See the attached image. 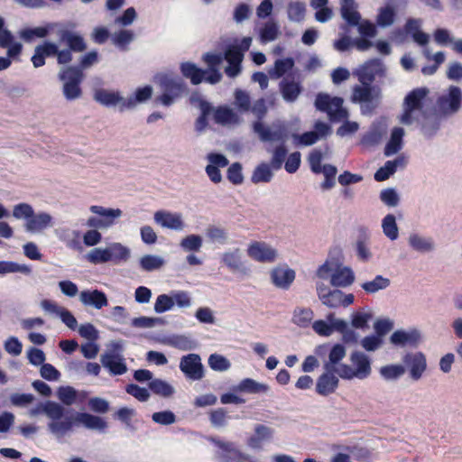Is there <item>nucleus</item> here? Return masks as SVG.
Here are the masks:
<instances>
[{"instance_id":"60","label":"nucleus","mask_w":462,"mask_h":462,"mask_svg":"<svg viewBox=\"0 0 462 462\" xmlns=\"http://www.w3.org/2000/svg\"><path fill=\"white\" fill-rule=\"evenodd\" d=\"M202 237L199 235H189L180 241V246L187 252L199 251L202 246Z\"/></svg>"},{"instance_id":"15","label":"nucleus","mask_w":462,"mask_h":462,"mask_svg":"<svg viewBox=\"0 0 462 462\" xmlns=\"http://www.w3.org/2000/svg\"><path fill=\"white\" fill-rule=\"evenodd\" d=\"M181 75L190 80L192 85H199L203 81L206 82L207 71L199 68L195 63L190 61L181 62L180 65Z\"/></svg>"},{"instance_id":"34","label":"nucleus","mask_w":462,"mask_h":462,"mask_svg":"<svg viewBox=\"0 0 462 462\" xmlns=\"http://www.w3.org/2000/svg\"><path fill=\"white\" fill-rule=\"evenodd\" d=\"M354 5V0H341V15L352 26L358 25L361 19Z\"/></svg>"},{"instance_id":"29","label":"nucleus","mask_w":462,"mask_h":462,"mask_svg":"<svg viewBox=\"0 0 462 462\" xmlns=\"http://www.w3.org/2000/svg\"><path fill=\"white\" fill-rule=\"evenodd\" d=\"M390 339L393 345L416 346L420 339V334L417 330H411V332L396 330L392 334Z\"/></svg>"},{"instance_id":"12","label":"nucleus","mask_w":462,"mask_h":462,"mask_svg":"<svg viewBox=\"0 0 462 462\" xmlns=\"http://www.w3.org/2000/svg\"><path fill=\"white\" fill-rule=\"evenodd\" d=\"M381 96V89L376 86L356 85L353 88L351 99L354 103H371L374 98L378 99Z\"/></svg>"},{"instance_id":"21","label":"nucleus","mask_w":462,"mask_h":462,"mask_svg":"<svg viewBox=\"0 0 462 462\" xmlns=\"http://www.w3.org/2000/svg\"><path fill=\"white\" fill-rule=\"evenodd\" d=\"M404 363L410 366L411 376L414 380L420 378L426 369V359L423 354H407L403 359Z\"/></svg>"},{"instance_id":"39","label":"nucleus","mask_w":462,"mask_h":462,"mask_svg":"<svg viewBox=\"0 0 462 462\" xmlns=\"http://www.w3.org/2000/svg\"><path fill=\"white\" fill-rule=\"evenodd\" d=\"M403 162L402 158H396L393 161H387L383 167H380L376 172L374 173V180L376 181H383L389 179L391 175H393L399 164H402Z\"/></svg>"},{"instance_id":"58","label":"nucleus","mask_w":462,"mask_h":462,"mask_svg":"<svg viewBox=\"0 0 462 462\" xmlns=\"http://www.w3.org/2000/svg\"><path fill=\"white\" fill-rule=\"evenodd\" d=\"M213 118L215 123L217 124H226L231 122L235 117V113L232 109L226 106H218L216 109H213Z\"/></svg>"},{"instance_id":"49","label":"nucleus","mask_w":462,"mask_h":462,"mask_svg":"<svg viewBox=\"0 0 462 462\" xmlns=\"http://www.w3.org/2000/svg\"><path fill=\"white\" fill-rule=\"evenodd\" d=\"M164 261L156 255L146 254L140 259V266L145 272H152L160 269Z\"/></svg>"},{"instance_id":"57","label":"nucleus","mask_w":462,"mask_h":462,"mask_svg":"<svg viewBox=\"0 0 462 462\" xmlns=\"http://www.w3.org/2000/svg\"><path fill=\"white\" fill-rule=\"evenodd\" d=\"M321 172L325 176V180L321 187L323 189H329L335 186V178L337 172V167L332 164H325L321 168Z\"/></svg>"},{"instance_id":"19","label":"nucleus","mask_w":462,"mask_h":462,"mask_svg":"<svg viewBox=\"0 0 462 462\" xmlns=\"http://www.w3.org/2000/svg\"><path fill=\"white\" fill-rule=\"evenodd\" d=\"M273 283L282 289H289L295 279V272L290 268L276 267L271 273Z\"/></svg>"},{"instance_id":"50","label":"nucleus","mask_w":462,"mask_h":462,"mask_svg":"<svg viewBox=\"0 0 462 462\" xmlns=\"http://www.w3.org/2000/svg\"><path fill=\"white\" fill-rule=\"evenodd\" d=\"M208 365L214 371L224 372L230 368L229 360L222 355L211 354L208 357Z\"/></svg>"},{"instance_id":"62","label":"nucleus","mask_w":462,"mask_h":462,"mask_svg":"<svg viewBox=\"0 0 462 462\" xmlns=\"http://www.w3.org/2000/svg\"><path fill=\"white\" fill-rule=\"evenodd\" d=\"M125 392L139 402H147L150 398L149 390L135 383L127 384L125 386Z\"/></svg>"},{"instance_id":"1","label":"nucleus","mask_w":462,"mask_h":462,"mask_svg":"<svg viewBox=\"0 0 462 462\" xmlns=\"http://www.w3.org/2000/svg\"><path fill=\"white\" fill-rule=\"evenodd\" d=\"M154 79L162 91V94L156 97L155 102L164 106H171L188 91L185 82L171 74L159 73Z\"/></svg>"},{"instance_id":"36","label":"nucleus","mask_w":462,"mask_h":462,"mask_svg":"<svg viewBox=\"0 0 462 462\" xmlns=\"http://www.w3.org/2000/svg\"><path fill=\"white\" fill-rule=\"evenodd\" d=\"M346 347L342 344H336L328 353V361L325 363L324 368L328 372H333L335 366L346 356Z\"/></svg>"},{"instance_id":"11","label":"nucleus","mask_w":462,"mask_h":462,"mask_svg":"<svg viewBox=\"0 0 462 462\" xmlns=\"http://www.w3.org/2000/svg\"><path fill=\"white\" fill-rule=\"evenodd\" d=\"M203 60L208 65L206 82L211 85H215L221 81L222 74L220 73L218 67L223 61V56L219 53H205L203 55Z\"/></svg>"},{"instance_id":"14","label":"nucleus","mask_w":462,"mask_h":462,"mask_svg":"<svg viewBox=\"0 0 462 462\" xmlns=\"http://www.w3.org/2000/svg\"><path fill=\"white\" fill-rule=\"evenodd\" d=\"M339 380L333 372L326 371L320 374L316 383V392L321 396H328L336 392Z\"/></svg>"},{"instance_id":"47","label":"nucleus","mask_w":462,"mask_h":462,"mask_svg":"<svg viewBox=\"0 0 462 462\" xmlns=\"http://www.w3.org/2000/svg\"><path fill=\"white\" fill-rule=\"evenodd\" d=\"M383 234L391 240L398 238V226L393 214L386 215L382 221Z\"/></svg>"},{"instance_id":"55","label":"nucleus","mask_w":462,"mask_h":462,"mask_svg":"<svg viewBox=\"0 0 462 462\" xmlns=\"http://www.w3.org/2000/svg\"><path fill=\"white\" fill-rule=\"evenodd\" d=\"M87 259L88 262L94 264L107 263L111 261L110 254H108L107 248H94L88 254Z\"/></svg>"},{"instance_id":"64","label":"nucleus","mask_w":462,"mask_h":462,"mask_svg":"<svg viewBox=\"0 0 462 462\" xmlns=\"http://www.w3.org/2000/svg\"><path fill=\"white\" fill-rule=\"evenodd\" d=\"M134 33L128 30H120L112 38L113 42L123 50L133 41Z\"/></svg>"},{"instance_id":"56","label":"nucleus","mask_w":462,"mask_h":462,"mask_svg":"<svg viewBox=\"0 0 462 462\" xmlns=\"http://www.w3.org/2000/svg\"><path fill=\"white\" fill-rule=\"evenodd\" d=\"M135 415V411L128 407H122L114 414L115 419L123 422L126 428L134 430L135 427L132 424V418Z\"/></svg>"},{"instance_id":"54","label":"nucleus","mask_w":462,"mask_h":462,"mask_svg":"<svg viewBox=\"0 0 462 462\" xmlns=\"http://www.w3.org/2000/svg\"><path fill=\"white\" fill-rule=\"evenodd\" d=\"M90 210L93 213L99 215L101 217L100 218L106 221H111V226L114 224L115 218L120 217L122 214V211L118 208H105L101 206H92L90 208Z\"/></svg>"},{"instance_id":"2","label":"nucleus","mask_w":462,"mask_h":462,"mask_svg":"<svg viewBox=\"0 0 462 462\" xmlns=\"http://www.w3.org/2000/svg\"><path fill=\"white\" fill-rule=\"evenodd\" d=\"M344 99L331 97L327 93H319L315 99L317 110L326 113L331 122H339L348 118V111L343 106Z\"/></svg>"},{"instance_id":"37","label":"nucleus","mask_w":462,"mask_h":462,"mask_svg":"<svg viewBox=\"0 0 462 462\" xmlns=\"http://www.w3.org/2000/svg\"><path fill=\"white\" fill-rule=\"evenodd\" d=\"M354 273L348 267L337 270L331 275V283L337 287H346L350 285L354 282Z\"/></svg>"},{"instance_id":"27","label":"nucleus","mask_w":462,"mask_h":462,"mask_svg":"<svg viewBox=\"0 0 462 462\" xmlns=\"http://www.w3.org/2000/svg\"><path fill=\"white\" fill-rule=\"evenodd\" d=\"M190 100L191 103L197 102L200 109V115L195 122V129L202 132L208 125V117L211 115L213 107L210 103L201 97H191Z\"/></svg>"},{"instance_id":"42","label":"nucleus","mask_w":462,"mask_h":462,"mask_svg":"<svg viewBox=\"0 0 462 462\" xmlns=\"http://www.w3.org/2000/svg\"><path fill=\"white\" fill-rule=\"evenodd\" d=\"M395 17L396 13L394 8L393 6L386 5L379 9L376 17V23L380 27H388L394 23Z\"/></svg>"},{"instance_id":"17","label":"nucleus","mask_w":462,"mask_h":462,"mask_svg":"<svg viewBox=\"0 0 462 462\" xmlns=\"http://www.w3.org/2000/svg\"><path fill=\"white\" fill-rule=\"evenodd\" d=\"M350 360L355 366L356 378L365 379L371 374V362L365 354L355 351L351 354Z\"/></svg>"},{"instance_id":"28","label":"nucleus","mask_w":462,"mask_h":462,"mask_svg":"<svg viewBox=\"0 0 462 462\" xmlns=\"http://www.w3.org/2000/svg\"><path fill=\"white\" fill-rule=\"evenodd\" d=\"M75 420L89 430L105 431V430L107 428V423L104 419L87 412L77 413Z\"/></svg>"},{"instance_id":"63","label":"nucleus","mask_w":462,"mask_h":462,"mask_svg":"<svg viewBox=\"0 0 462 462\" xmlns=\"http://www.w3.org/2000/svg\"><path fill=\"white\" fill-rule=\"evenodd\" d=\"M174 306V300L167 294H160L154 303V311L156 313H163L171 310Z\"/></svg>"},{"instance_id":"22","label":"nucleus","mask_w":462,"mask_h":462,"mask_svg":"<svg viewBox=\"0 0 462 462\" xmlns=\"http://www.w3.org/2000/svg\"><path fill=\"white\" fill-rule=\"evenodd\" d=\"M94 98L99 104L105 106H114L118 105L119 111L121 112L122 104L125 101L119 92L109 91L104 88H100L95 91Z\"/></svg>"},{"instance_id":"45","label":"nucleus","mask_w":462,"mask_h":462,"mask_svg":"<svg viewBox=\"0 0 462 462\" xmlns=\"http://www.w3.org/2000/svg\"><path fill=\"white\" fill-rule=\"evenodd\" d=\"M31 272V268L26 264H20L12 261H0V274L2 275L11 273L30 274Z\"/></svg>"},{"instance_id":"33","label":"nucleus","mask_w":462,"mask_h":462,"mask_svg":"<svg viewBox=\"0 0 462 462\" xmlns=\"http://www.w3.org/2000/svg\"><path fill=\"white\" fill-rule=\"evenodd\" d=\"M76 422L78 421L75 420V417L69 416L66 417L63 420H57L55 421L50 422L48 424V428L52 434L58 437H61L71 430Z\"/></svg>"},{"instance_id":"59","label":"nucleus","mask_w":462,"mask_h":462,"mask_svg":"<svg viewBox=\"0 0 462 462\" xmlns=\"http://www.w3.org/2000/svg\"><path fill=\"white\" fill-rule=\"evenodd\" d=\"M210 423L215 428H222L226 425L227 411L224 408L212 410L208 413Z\"/></svg>"},{"instance_id":"51","label":"nucleus","mask_w":462,"mask_h":462,"mask_svg":"<svg viewBox=\"0 0 462 462\" xmlns=\"http://www.w3.org/2000/svg\"><path fill=\"white\" fill-rule=\"evenodd\" d=\"M288 17L293 22H301L305 17V5L300 2H291L287 8Z\"/></svg>"},{"instance_id":"24","label":"nucleus","mask_w":462,"mask_h":462,"mask_svg":"<svg viewBox=\"0 0 462 462\" xmlns=\"http://www.w3.org/2000/svg\"><path fill=\"white\" fill-rule=\"evenodd\" d=\"M155 221L163 227L173 230H182L184 223L180 214H172L165 211H157L154 214Z\"/></svg>"},{"instance_id":"35","label":"nucleus","mask_w":462,"mask_h":462,"mask_svg":"<svg viewBox=\"0 0 462 462\" xmlns=\"http://www.w3.org/2000/svg\"><path fill=\"white\" fill-rule=\"evenodd\" d=\"M53 29L51 23H47L45 26H39L34 28H25L21 31L20 36L27 42H32L34 38H45Z\"/></svg>"},{"instance_id":"5","label":"nucleus","mask_w":462,"mask_h":462,"mask_svg":"<svg viewBox=\"0 0 462 462\" xmlns=\"http://www.w3.org/2000/svg\"><path fill=\"white\" fill-rule=\"evenodd\" d=\"M462 106V90L459 87L450 86L448 93L436 100V110L443 117L457 114Z\"/></svg>"},{"instance_id":"44","label":"nucleus","mask_w":462,"mask_h":462,"mask_svg":"<svg viewBox=\"0 0 462 462\" xmlns=\"http://www.w3.org/2000/svg\"><path fill=\"white\" fill-rule=\"evenodd\" d=\"M273 174L267 163H260L254 171L251 180L253 183L269 182Z\"/></svg>"},{"instance_id":"8","label":"nucleus","mask_w":462,"mask_h":462,"mask_svg":"<svg viewBox=\"0 0 462 462\" xmlns=\"http://www.w3.org/2000/svg\"><path fill=\"white\" fill-rule=\"evenodd\" d=\"M180 369L190 380L198 381L204 377V366L198 354H188L180 358Z\"/></svg>"},{"instance_id":"38","label":"nucleus","mask_w":462,"mask_h":462,"mask_svg":"<svg viewBox=\"0 0 462 462\" xmlns=\"http://www.w3.org/2000/svg\"><path fill=\"white\" fill-rule=\"evenodd\" d=\"M106 248L111 257L110 262L115 263L125 262L130 257V250L120 243H113Z\"/></svg>"},{"instance_id":"7","label":"nucleus","mask_w":462,"mask_h":462,"mask_svg":"<svg viewBox=\"0 0 462 462\" xmlns=\"http://www.w3.org/2000/svg\"><path fill=\"white\" fill-rule=\"evenodd\" d=\"M211 442L217 448L216 457L218 462H251L250 457L240 451L234 442L214 438Z\"/></svg>"},{"instance_id":"41","label":"nucleus","mask_w":462,"mask_h":462,"mask_svg":"<svg viewBox=\"0 0 462 462\" xmlns=\"http://www.w3.org/2000/svg\"><path fill=\"white\" fill-rule=\"evenodd\" d=\"M313 311L310 308H297L293 312L292 321L300 328H308L313 319Z\"/></svg>"},{"instance_id":"16","label":"nucleus","mask_w":462,"mask_h":462,"mask_svg":"<svg viewBox=\"0 0 462 462\" xmlns=\"http://www.w3.org/2000/svg\"><path fill=\"white\" fill-rule=\"evenodd\" d=\"M101 363L103 366L113 375H122L126 373L127 366L124 359L114 353H106L101 356Z\"/></svg>"},{"instance_id":"46","label":"nucleus","mask_w":462,"mask_h":462,"mask_svg":"<svg viewBox=\"0 0 462 462\" xmlns=\"http://www.w3.org/2000/svg\"><path fill=\"white\" fill-rule=\"evenodd\" d=\"M222 262L232 272L239 271L243 266L239 249L225 253L222 256Z\"/></svg>"},{"instance_id":"9","label":"nucleus","mask_w":462,"mask_h":462,"mask_svg":"<svg viewBox=\"0 0 462 462\" xmlns=\"http://www.w3.org/2000/svg\"><path fill=\"white\" fill-rule=\"evenodd\" d=\"M385 70L383 63L379 59L369 60L359 69L358 80L363 85H370L376 77H384Z\"/></svg>"},{"instance_id":"6","label":"nucleus","mask_w":462,"mask_h":462,"mask_svg":"<svg viewBox=\"0 0 462 462\" xmlns=\"http://www.w3.org/2000/svg\"><path fill=\"white\" fill-rule=\"evenodd\" d=\"M429 93V88L422 87L414 88L407 94L403 103L404 110L401 117L402 124L410 125L412 123L413 112L422 111L424 101Z\"/></svg>"},{"instance_id":"20","label":"nucleus","mask_w":462,"mask_h":462,"mask_svg":"<svg viewBox=\"0 0 462 462\" xmlns=\"http://www.w3.org/2000/svg\"><path fill=\"white\" fill-rule=\"evenodd\" d=\"M273 430L263 424H257L254 427V434L247 439V445L254 449H261L263 442L273 438Z\"/></svg>"},{"instance_id":"3","label":"nucleus","mask_w":462,"mask_h":462,"mask_svg":"<svg viewBox=\"0 0 462 462\" xmlns=\"http://www.w3.org/2000/svg\"><path fill=\"white\" fill-rule=\"evenodd\" d=\"M250 110L257 119L253 125L254 131L259 135L262 141H284V135L282 131H272L263 124V120L268 112L264 98L257 99L253 106L250 107Z\"/></svg>"},{"instance_id":"31","label":"nucleus","mask_w":462,"mask_h":462,"mask_svg":"<svg viewBox=\"0 0 462 462\" xmlns=\"http://www.w3.org/2000/svg\"><path fill=\"white\" fill-rule=\"evenodd\" d=\"M423 117L421 132L426 138H431L439 130L442 116L438 113L430 116L423 114Z\"/></svg>"},{"instance_id":"25","label":"nucleus","mask_w":462,"mask_h":462,"mask_svg":"<svg viewBox=\"0 0 462 462\" xmlns=\"http://www.w3.org/2000/svg\"><path fill=\"white\" fill-rule=\"evenodd\" d=\"M51 223L52 217L49 213L40 212L35 214L33 211L32 217L25 223V229L32 233L40 232L51 226Z\"/></svg>"},{"instance_id":"30","label":"nucleus","mask_w":462,"mask_h":462,"mask_svg":"<svg viewBox=\"0 0 462 462\" xmlns=\"http://www.w3.org/2000/svg\"><path fill=\"white\" fill-rule=\"evenodd\" d=\"M301 90L302 88L300 83L295 82L294 80L283 79L280 83V91L286 102H294L298 98Z\"/></svg>"},{"instance_id":"18","label":"nucleus","mask_w":462,"mask_h":462,"mask_svg":"<svg viewBox=\"0 0 462 462\" xmlns=\"http://www.w3.org/2000/svg\"><path fill=\"white\" fill-rule=\"evenodd\" d=\"M59 39L65 42L72 51L81 52L87 49V44L81 35L76 34L69 30L63 29L58 32Z\"/></svg>"},{"instance_id":"43","label":"nucleus","mask_w":462,"mask_h":462,"mask_svg":"<svg viewBox=\"0 0 462 462\" xmlns=\"http://www.w3.org/2000/svg\"><path fill=\"white\" fill-rule=\"evenodd\" d=\"M238 389L244 393H266L269 390V386L264 383H260L254 379L245 378L239 383Z\"/></svg>"},{"instance_id":"48","label":"nucleus","mask_w":462,"mask_h":462,"mask_svg":"<svg viewBox=\"0 0 462 462\" xmlns=\"http://www.w3.org/2000/svg\"><path fill=\"white\" fill-rule=\"evenodd\" d=\"M390 285V280L382 275H376L373 281L364 282L361 287L367 293H374L379 290L387 288Z\"/></svg>"},{"instance_id":"26","label":"nucleus","mask_w":462,"mask_h":462,"mask_svg":"<svg viewBox=\"0 0 462 462\" xmlns=\"http://www.w3.org/2000/svg\"><path fill=\"white\" fill-rule=\"evenodd\" d=\"M80 300L84 305L93 306L97 310L107 306L108 300L105 292L99 290L83 291L80 292Z\"/></svg>"},{"instance_id":"10","label":"nucleus","mask_w":462,"mask_h":462,"mask_svg":"<svg viewBox=\"0 0 462 462\" xmlns=\"http://www.w3.org/2000/svg\"><path fill=\"white\" fill-rule=\"evenodd\" d=\"M247 254L260 263H273L276 259V251L264 242L252 243L247 249Z\"/></svg>"},{"instance_id":"23","label":"nucleus","mask_w":462,"mask_h":462,"mask_svg":"<svg viewBox=\"0 0 462 462\" xmlns=\"http://www.w3.org/2000/svg\"><path fill=\"white\" fill-rule=\"evenodd\" d=\"M152 95V88L149 85L136 88L134 96L125 98V101L122 104L121 112L134 108L138 103L150 99Z\"/></svg>"},{"instance_id":"32","label":"nucleus","mask_w":462,"mask_h":462,"mask_svg":"<svg viewBox=\"0 0 462 462\" xmlns=\"http://www.w3.org/2000/svg\"><path fill=\"white\" fill-rule=\"evenodd\" d=\"M404 130L402 127H394L392 131L389 142L384 148V154L391 156L402 149Z\"/></svg>"},{"instance_id":"40","label":"nucleus","mask_w":462,"mask_h":462,"mask_svg":"<svg viewBox=\"0 0 462 462\" xmlns=\"http://www.w3.org/2000/svg\"><path fill=\"white\" fill-rule=\"evenodd\" d=\"M149 389L156 395L163 398L171 397L174 393V388L162 379H153L149 382Z\"/></svg>"},{"instance_id":"52","label":"nucleus","mask_w":462,"mask_h":462,"mask_svg":"<svg viewBox=\"0 0 462 462\" xmlns=\"http://www.w3.org/2000/svg\"><path fill=\"white\" fill-rule=\"evenodd\" d=\"M206 236L211 242H217L219 244H225L228 238L225 228L214 225L208 226L206 230Z\"/></svg>"},{"instance_id":"13","label":"nucleus","mask_w":462,"mask_h":462,"mask_svg":"<svg viewBox=\"0 0 462 462\" xmlns=\"http://www.w3.org/2000/svg\"><path fill=\"white\" fill-rule=\"evenodd\" d=\"M57 51L58 45L52 42L45 41L42 44L37 45L31 59L32 65L35 68L44 66L46 58L55 56Z\"/></svg>"},{"instance_id":"4","label":"nucleus","mask_w":462,"mask_h":462,"mask_svg":"<svg viewBox=\"0 0 462 462\" xmlns=\"http://www.w3.org/2000/svg\"><path fill=\"white\" fill-rule=\"evenodd\" d=\"M84 77V72L80 71V68L73 66L65 67L60 71L59 79L63 81L62 90L66 99L74 100L81 97L80 84Z\"/></svg>"},{"instance_id":"61","label":"nucleus","mask_w":462,"mask_h":462,"mask_svg":"<svg viewBox=\"0 0 462 462\" xmlns=\"http://www.w3.org/2000/svg\"><path fill=\"white\" fill-rule=\"evenodd\" d=\"M227 180L234 185H240L244 181L242 165L240 162L232 163L226 171Z\"/></svg>"},{"instance_id":"53","label":"nucleus","mask_w":462,"mask_h":462,"mask_svg":"<svg viewBox=\"0 0 462 462\" xmlns=\"http://www.w3.org/2000/svg\"><path fill=\"white\" fill-rule=\"evenodd\" d=\"M227 63H242L244 59L243 50L237 44H231L226 47L223 56Z\"/></svg>"}]
</instances>
